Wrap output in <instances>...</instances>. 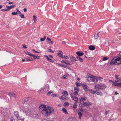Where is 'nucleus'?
I'll list each match as a JSON object with an SVG mask.
<instances>
[{
    "instance_id": "nucleus-1",
    "label": "nucleus",
    "mask_w": 121,
    "mask_h": 121,
    "mask_svg": "<svg viewBox=\"0 0 121 121\" xmlns=\"http://www.w3.org/2000/svg\"><path fill=\"white\" fill-rule=\"evenodd\" d=\"M45 105H42L40 106V108H42L43 112L48 116V115H49L51 113L53 112L54 110V109L52 107H50L49 106Z\"/></svg>"
},
{
    "instance_id": "nucleus-2",
    "label": "nucleus",
    "mask_w": 121,
    "mask_h": 121,
    "mask_svg": "<svg viewBox=\"0 0 121 121\" xmlns=\"http://www.w3.org/2000/svg\"><path fill=\"white\" fill-rule=\"evenodd\" d=\"M89 75L90 76H88L86 77V78L87 80L89 82H98V80L103 79V78L101 77H95L90 74H89Z\"/></svg>"
},
{
    "instance_id": "nucleus-3",
    "label": "nucleus",
    "mask_w": 121,
    "mask_h": 121,
    "mask_svg": "<svg viewBox=\"0 0 121 121\" xmlns=\"http://www.w3.org/2000/svg\"><path fill=\"white\" fill-rule=\"evenodd\" d=\"M121 64V58L118 56H114L110 63L111 65H119Z\"/></svg>"
},
{
    "instance_id": "nucleus-4",
    "label": "nucleus",
    "mask_w": 121,
    "mask_h": 121,
    "mask_svg": "<svg viewBox=\"0 0 121 121\" xmlns=\"http://www.w3.org/2000/svg\"><path fill=\"white\" fill-rule=\"evenodd\" d=\"M41 90L38 91V92L39 93L41 92L42 93H45L49 90V88L45 86L43 89H42L41 88Z\"/></svg>"
},
{
    "instance_id": "nucleus-5",
    "label": "nucleus",
    "mask_w": 121,
    "mask_h": 121,
    "mask_svg": "<svg viewBox=\"0 0 121 121\" xmlns=\"http://www.w3.org/2000/svg\"><path fill=\"white\" fill-rule=\"evenodd\" d=\"M23 111L28 116H29L32 115L31 112L30 111L29 109L28 108H25L23 110Z\"/></svg>"
},
{
    "instance_id": "nucleus-6",
    "label": "nucleus",
    "mask_w": 121,
    "mask_h": 121,
    "mask_svg": "<svg viewBox=\"0 0 121 121\" xmlns=\"http://www.w3.org/2000/svg\"><path fill=\"white\" fill-rule=\"evenodd\" d=\"M14 115L18 120H21L22 121L24 120V119L23 118H22L21 119H20V117L19 115V112L17 111H14L13 112Z\"/></svg>"
},
{
    "instance_id": "nucleus-7",
    "label": "nucleus",
    "mask_w": 121,
    "mask_h": 121,
    "mask_svg": "<svg viewBox=\"0 0 121 121\" xmlns=\"http://www.w3.org/2000/svg\"><path fill=\"white\" fill-rule=\"evenodd\" d=\"M32 99L31 98L26 97L24 98V101L25 102L28 104H29L32 101Z\"/></svg>"
},
{
    "instance_id": "nucleus-8",
    "label": "nucleus",
    "mask_w": 121,
    "mask_h": 121,
    "mask_svg": "<svg viewBox=\"0 0 121 121\" xmlns=\"http://www.w3.org/2000/svg\"><path fill=\"white\" fill-rule=\"evenodd\" d=\"M76 54L78 55L77 56H83L84 54V53L82 52L78 51L76 52Z\"/></svg>"
},
{
    "instance_id": "nucleus-9",
    "label": "nucleus",
    "mask_w": 121,
    "mask_h": 121,
    "mask_svg": "<svg viewBox=\"0 0 121 121\" xmlns=\"http://www.w3.org/2000/svg\"><path fill=\"white\" fill-rule=\"evenodd\" d=\"M112 85L114 86H117L118 87H121V83H113L112 84Z\"/></svg>"
},
{
    "instance_id": "nucleus-10",
    "label": "nucleus",
    "mask_w": 121,
    "mask_h": 121,
    "mask_svg": "<svg viewBox=\"0 0 121 121\" xmlns=\"http://www.w3.org/2000/svg\"><path fill=\"white\" fill-rule=\"evenodd\" d=\"M9 95L10 98L13 97L14 98H16L17 96L16 95L13 93H9Z\"/></svg>"
},
{
    "instance_id": "nucleus-11",
    "label": "nucleus",
    "mask_w": 121,
    "mask_h": 121,
    "mask_svg": "<svg viewBox=\"0 0 121 121\" xmlns=\"http://www.w3.org/2000/svg\"><path fill=\"white\" fill-rule=\"evenodd\" d=\"M70 96L71 97V98L72 100H74L75 101H78V98L77 97H76L73 96L71 94H70Z\"/></svg>"
},
{
    "instance_id": "nucleus-12",
    "label": "nucleus",
    "mask_w": 121,
    "mask_h": 121,
    "mask_svg": "<svg viewBox=\"0 0 121 121\" xmlns=\"http://www.w3.org/2000/svg\"><path fill=\"white\" fill-rule=\"evenodd\" d=\"M96 91V94H97V95H100L101 96H102L103 95V93L101 91L99 90H98L97 91Z\"/></svg>"
},
{
    "instance_id": "nucleus-13",
    "label": "nucleus",
    "mask_w": 121,
    "mask_h": 121,
    "mask_svg": "<svg viewBox=\"0 0 121 121\" xmlns=\"http://www.w3.org/2000/svg\"><path fill=\"white\" fill-rule=\"evenodd\" d=\"M65 64L67 65H72L73 63L72 61H70L68 60H66V62L65 63Z\"/></svg>"
},
{
    "instance_id": "nucleus-14",
    "label": "nucleus",
    "mask_w": 121,
    "mask_h": 121,
    "mask_svg": "<svg viewBox=\"0 0 121 121\" xmlns=\"http://www.w3.org/2000/svg\"><path fill=\"white\" fill-rule=\"evenodd\" d=\"M44 56L47 58V60H49V62H54V61H53L52 59L50 58L48 56L46 55H45Z\"/></svg>"
},
{
    "instance_id": "nucleus-15",
    "label": "nucleus",
    "mask_w": 121,
    "mask_h": 121,
    "mask_svg": "<svg viewBox=\"0 0 121 121\" xmlns=\"http://www.w3.org/2000/svg\"><path fill=\"white\" fill-rule=\"evenodd\" d=\"M100 89L104 90L106 87V86L104 84L100 85Z\"/></svg>"
},
{
    "instance_id": "nucleus-16",
    "label": "nucleus",
    "mask_w": 121,
    "mask_h": 121,
    "mask_svg": "<svg viewBox=\"0 0 121 121\" xmlns=\"http://www.w3.org/2000/svg\"><path fill=\"white\" fill-rule=\"evenodd\" d=\"M79 105L81 107L86 106V102L82 103L79 104Z\"/></svg>"
},
{
    "instance_id": "nucleus-17",
    "label": "nucleus",
    "mask_w": 121,
    "mask_h": 121,
    "mask_svg": "<svg viewBox=\"0 0 121 121\" xmlns=\"http://www.w3.org/2000/svg\"><path fill=\"white\" fill-rule=\"evenodd\" d=\"M95 89H100V85H95Z\"/></svg>"
},
{
    "instance_id": "nucleus-18",
    "label": "nucleus",
    "mask_w": 121,
    "mask_h": 121,
    "mask_svg": "<svg viewBox=\"0 0 121 121\" xmlns=\"http://www.w3.org/2000/svg\"><path fill=\"white\" fill-rule=\"evenodd\" d=\"M89 48L91 50L93 51L95 49V47L93 45H90L89 46Z\"/></svg>"
},
{
    "instance_id": "nucleus-19",
    "label": "nucleus",
    "mask_w": 121,
    "mask_h": 121,
    "mask_svg": "<svg viewBox=\"0 0 121 121\" xmlns=\"http://www.w3.org/2000/svg\"><path fill=\"white\" fill-rule=\"evenodd\" d=\"M76 58L78 59L80 62H83V59L81 58L80 56H76Z\"/></svg>"
},
{
    "instance_id": "nucleus-20",
    "label": "nucleus",
    "mask_w": 121,
    "mask_h": 121,
    "mask_svg": "<svg viewBox=\"0 0 121 121\" xmlns=\"http://www.w3.org/2000/svg\"><path fill=\"white\" fill-rule=\"evenodd\" d=\"M67 98H68L64 95H63L61 96L60 99L63 100H67Z\"/></svg>"
},
{
    "instance_id": "nucleus-21",
    "label": "nucleus",
    "mask_w": 121,
    "mask_h": 121,
    "mask_svg": "<svg viewBox=\"0 0 121 121\" xmlns=\"http://www.w3.org/2000/svg\"><path fill=\"white\" fill-rule=\"evenodd\" d=\"M57 55L61 57H63V52L61 51H59L57 53Z\"/></svg>"
},
{
    "instance_id": "nucleus-22",
    "label": "nucleus",
    "mask_w": 121,
    "mask_h": 121,
    "mask_svg": "<svg viewBox=\"0 0 121 121\" xmlns=\"http://www.w3.org/2000/svg\"><path fill=\"white\" fill-rule=\"evenodd\" d=\"M15 5H11L10 6H6V8H7V9H8L9 10L10 9H12L14 7H15Z\"/></svg>"
},
{
    "instance_id": "nucleus-23",
    "label": "nucleus",
    "mask_w": 121,
    "mask_h": 121,
    "mask_svg": "<svg viewBox=\"0 0 121 121\" xmlns=\"http://www.w3.org/2000/svg\"><path fill=\"white\" fill-rule=\"evenodd\" d=\"M78 113L79 115V118L80 119H81L82 115V113L81 112L79 111L78 112Z\"/></svg>"
},
{
    "instance_id": "nucleus-24",
    "label": "nucleus",
    "mask_w": 121,
    "mask_h": 121,
    "mask_svg": "<svg viewBox=\"0 0 121 121\" xmlns=\"http://www.w3.org/2000/svg\"><path fill=\"white\" fill-rule=\"evenodd\" d=\"M99 32L97 34H95L94 36V38L95 39H98L99 37Z\"/></svg>"
},
{
    "instance_id": "nucleus-25",
    "label": "nucleus",
    "mask_w": 121,
    "mask_h": 121,
    "mask_svg": "<svg viewBox=\"0 0 121 121\" xmlns=\"http://www.w3.org/2000/svg\"><path fill=\"white\" fill-rule=\"evenodd\" d=\"M70 58L71 61H74V60H75V59H76L75 58V57H73L72 55L70 56Z\"/></svg>"
},
{
    "instance_id": "nucleus-26",
    "label": "nucleus",
    "mask_w": 121,
    "mask_h": 121,
    "mask_svg": "<svg viewBox=\"0 0 121 121\" xmlns=\"http://www.w3.org/2000/svg\"><path fill=\"white\" fill-rule=\"evenodd\" d=\"M62 94H64L66 96H67L68 95V93L66 91H63V92L62 93Z\"/></svg>"
},
{
    "instance_id": "nucleus-27",
    "label": "nucleus",
    "mask_w": 121,
    "mask_h": 121,
    "mask_svg": "<svg viewBox=\"0 0 121 121\" xmlns=\"http://www.w3.org/2000/svg\"><path fill=\"white\" fill-rule=\"evenodd\" d=\"M83 89L85 91H88V90H87V89L88 86L87 85H86L85 86H84L82 87Z\"/></svg>"
},
{
    "instance_id": "nucleus-28",
    "label": "nucleus",
    "mask_w": 121,
    "mask_h": 121,
    "mask_svg": "<svg viewBox=\"0 0 121 121\" xmlns=\"http://www.w3.org/2000/svg\"><path fill=\"white\" fill-rule=\"evenodd\" d=\"M86 97H85V98H81L80 99V101L81 102H82L83 101H85L86 99Z\"/></svg>"
},
{
    "instance_id": "nucleus-29",
    "label": "nucleus",
    "mask_w": 121,
    "mask_h": 121,
    "mask_svg": "<svg viewBox=\"0 0 121 121\" xmlns=\"http://www.w3.org/2000/svg\"><path fill=\"white\" fill-rule=\"evenodd\" d=\"M25 52L26 54L29 55L31 56H33V54H32L30 52H29L26 51Z\"/></svg>"
},
{
    "instance_id": "nucleus-30",
    "label": "nucleus",
    "mask_w": 121,
    "mask_h": 121,
    "mask_svg": "<svg viewBox=\"0 0 121 121\" xmlns=\"http://www.w3.org/2000/svg\"><path fill=\"white\" fill-rule=\"evenodd\" d=\"M33 20L34 21V22L36 23V16L35 15H33Z\"/></svg>"
},
{
    "instance_id": "nucleus-31",
    "label": "nucleus",
    "mask_w": 121,
    "mask_h": 121,
    "mask_svg": "<svg viewBox=\"0 0 121 121\" xmlns=\"http://www.w3.org/2000/svg\"><path fill=\"white\" fill-rule=\"evenodd\" d=\"M62 111L65 114H68L67 110L65 108H63L62 109Z\"/></svg>"
},
{
    "instance_id": "nucleus-32",
    "label": "nucleus",
    "mask_w": 121,
    "mask_h": 121,
    "mask_svg": "<svg viewBox=\"0 0 121 121\" xmlns=\"http://www.w3.org/2000/svg\"><path fill=\"white\" fill-rule=\"evenodd\" d=\"M86 102V106H90L92 104V103L91 102Z\"/></svg>"
},
{
    "instance_id": "nucleus-33",
    "label": "nucleus",
    "mask_w": 121,
    "mask_h": 121,
    "mask_svg": "<svg viewBox=\"0 0 121 121\" xmlns=\"http://www.w3.org/2000/svg\"><path fill=\"white\" fill-rule=\"evenodd\" d=\"M75 84L77 87H79L80 86V83L78 82H76Z\"/></svg>"
},
{
    "instance_id": "nucleus-34",
    "label": "nucleus",
    "mask_w": 121,
    "mask_h": 121,
    "mask_svg": "<svg viewBox=\"0 0 121 121\" xmlns=\"http://www.w3.org/2000/svg\"><path fill=\"white\" fill-rule=\"evenodd\" d=\"M91 93L93 94H95L96 93V91L95 90L91 89Z\"/></svg>"
},
{
    "instance_id": "nucleus-35",
    "label": "nucleus",
    "mask_w": 121,
    "mask_h": 121,
    "mask_svg": "<svg viewBox=\"0 0 121 121\" xmlns=\"http://www.w3.org/2000/svg\"><path fill=\"white\" fill-rule=\"evenodd\" d=\"M27 60V61H29V60H30V59H28V58H26V57H25L24 59H23L22 60V61L24 62L25 60Z\"/></svg>"
},
{
    "instance_id": "nucleus-36",
    "label": "nucleus",
    "mask_w": 121,
    "mask_h": 121,
    "mask_svg": "<svg viewBox=\"0 0 121 121\" xmlns=\"http://www.w3.org/2000/svg\"><path fill=\"white\" fill-rule=\"evenodd\" d=\"M63 57H62V58H64L65 59H67L69 58V57L67 56L64 55L63 56Z\"/></svg>"
},
{
    "instance_id": "nucleus-37",
    "label": "nucleus",
    "mask_w": 121,
    "mask_h": 121,
    "mask_svg": "<svg viewBox=\"0 0 121 121\" xmlns=\"http://www.w3.org/2000/svg\"><path fill=\"white\" fill-rule=\"evenodd\" d=\"M58 65H59L60 66H61V67H63L64 68H65L66 67V66H65V65H61L60 64V63H57V64Z\"/></svg>"
},
{
    "instance_id": "nucleus-38",
    "label": "nucleus",
    "mask_w": 121,
    "mask_h": 121,
    "mask_svg": "<svg viewBox=\"0 0 121 121\" xmlns=\"http://www.w3.org/2000/svg\"><path fill=\"white\" fill-rule=\"evenodd\" d=\"M108 59L109 58L107 57H105L103 58V61H105L107 60H108Z\"/></svg>"
},
{
    "instance_id": "nucleus-39",
    "label": "nucleus",
    "mask_w": 121,
    "mask_h": 121,
    "mask_svg": "<svg viewBox=\"0 0 121 121\" xmlns=\"http://www.w3.org/2000/svg\"><path fill=\"white\" fill-rule=\"evenodd\" d=\"M17 14V12H13L12 13V14L13 15H16Z\"/></svg>"
},
{
    "instance_id": "nucleus-40",
    "label": "nucleus",
    "mask_w": 121,
    "mask_h": 121,
    "mask_svg": "<svg viewBox=\"0 0 121 121\" xmlns=\"http://www.w3.org/2000/svg\"><path fill=\"white\" fill-rule=\"evenodd\" d=\"M77 104H74L73 105V108L75 109L77 108Z\"/></svg>"
},
{
    "instance_id": "nucleus-41",
    "label": "nucleus",
    "mask_w": 121,
    "mask_h": 121,
    "mask_svg": "<svg viewBox=\"0 0 121 121\" xmlns=\"http://www.w3.org/2000/svg\"><path fill=\"white\" fill-rule=\"evenodd\" d=\"M46 40L47 42H50L51 41V39L49 37H48L46 39Z\"/></svg>"
},
{
    "instance_id": "nucleus-42",
    "label": "nucleus",
    "mask_w": 121,
    "mask_h": 121,
    "mask_svg": "<svg viewBox=\"0 0 121 121\" xmlns=\"http://www.w3.org/2000/svg\"><path fill=\"white\" fill-rule=\"evenodd\" d=\"M32 56L33 57V58L34 59H37L36 57V55L35 54H33L32 55Z\"/></svg>"
},
{
    "instance_id": "nucleus-43",
    "label": "nucleus",
    "mask_w": 121,
    "mask_h": 121,
    "mask_svg": "<svg viewBox=\"0 0 121 121\" xmlns=\"http://www.w3.org/2000/svg\"><path fill=\"white\" fill-rule=\"evenodd\" d=\"M74 91L75 92L73 93L74 95H77L78 94V91Z\"/></svg>"
},
{
    "instance_id": "nucleus-44",
    "label": "nucleus",
    "mask_w": 121,
    "mask_h": 121,
    "mask_svg": "<svg viewBox=\"0 0 121 121\" xmlns=\"http://www.w3.org/2000/svg\"><path fill=\"white\" fill-rule=\"evenodd\" d=\"M69 103L67 102H65L64 104V105L65 106H66L67 105H69Z\"/></svg>"
},
{
    "instance_id": "nucleus-45",
    "label": "nucleus",
    "mask_w": 121,
    "mask_h": 121,
    "mask_svg": "<svg viewBox=\"0 0 121 121\" xmlns=\"http://www.w3.org/2000/svg\"><path fill=\"white\" fill-rule=\"evenodd\" d=\"M20 16L22 18H25L24 16V15L22 14H21Z\"/></svg>"
},
{
    "instance_id": "nucleus-46",
    "label": "nucleus",
    "mask_w": 121,
    "mask_h": 121,
    "mask_svg": "<svg viewBox=\"0 0 121 121\" xmlns=\"http://www.w3.org/2000/svg\"><path fill=\"white\" fill-rule=\"evenodd\" d=\"M48 51L50 52L54 53V51L51 49H48Z\"/></svg>"
},
{
    "instance_id": "nucleus-47",
    "label": "nucleus",
    "mask_w": 121,
    "mask_h": 121,
    "mask_svg": "<svg viewBox=\"0 0 121 121\" xmlns=\"http://www.w3.org/2000/svg\"><path fill=\"white\" fill-rule=\"evenodd\" d=\"M86 85H87L85 82H83V83L82 84V87L84 86H85Z\"/></svg>"
},
{
    "instance_id": "nucleus-48",
    "label": "nucleus",
    "mask_w": 121,
    "mask_h": 121,
    "mask_svg": "<svg viewBox=\"0 0 121 121\" xmlns=\"http://www.w3.org/2000/svg\"><path fill=\"white\" fill-rule=\"evenodd\" d=\"M74 91H79V89H78L77 87H75L74 88Z\"/></svg>"
},
{
    "instance_id": "nucleus-49",
    "label": "nucleus",
    "mask_w": 121,
    "mask_h": 121,
    "mask_svg": "<svg viewBox=\"0 0 121 121\" xmlns=\"http://www.w3.org/2000/svg\"><path fill=\"white\" fill-rule=\"evenodd\" d=\"M51 93H52V92L50 91H49V92H48V93H47V95H48V96H49L50 95V94Z\"/></svg>"
},
{
    "instance_id": "nucleus-50",
    "label": "nucleus",
    "mask_w": 121,
    "mask_h": 121,
    "mask_svg": "<svg viewBox=\"0 0 121 121\" xmlns=\"http://www.w3.org/2000/svg\"><path fill=\"white\" fill-rule=\"evenodd\" d=\"M22 47L23 48H25L26 49L27 48V47H26V45L25 44H23L22 45Z\"/></svg>"
},
{
    "instance_id": "nucleus-51",
    "label": "nucleus",
    "mask_w": 121,
    "mask_h": 121,
    "mask_svg": "<svg viewBox=\"0 0 121 121\" xmlns=\"http://www.w3.org/2000/svg\"><path fill=\"white\" fill-rule=\"evenodd\" d=\"M14 120H15L14 119L13 117H12L10 118V121H14Z\"/></svg>"
},
{
    "instance_id": "nucleus-52",
    "label": "nucleus",
    "mask_w": 121,
    "mask_h": 121,
    "mask_svg": "<svg viewBox=\"0 0 121 121\" xmlns=\"http://www.w3.org/2000/svg\"><path fill=\"white\" fill-rule=\"evenodd\" d=\"M51 96L53 97H56V94H53V95H51Z\"/></svg>"
},
{
    "instance_id": "nucleus-53",
    "label": "nucleus",
    "mask_w": 121,
    "mask_h": 121,
    "mask_svg": "<svg viewBox=\"0 0 121 121\" xmlns=\"http://www.w3.org/2000/svg\"><path fill=\"white\" fill-rule=\"evenodd\" d=\"M79 110L80 111V112H84V110H83L82 108H79Z\"/></svg>"
},
{
    "instance_id": "nucleus-54",
    "label": "nucleus",
    "mask_w": 121,
    "mask_h": 121,
    "mask_svg": "<svg viewBox=\"0 0 121 121\" xmlns=\"http://www.w3.org/2000/svg\"><path fill=\"white\" fill-rule=\"evenodd\" d=\"M16 10H17V11L18 12V13H17L18 14H21V13L20 11H19V10H18V9H16Z\"/></svg>"
},
{
    "instance_id": "nucleus-55",
    "label": "nucleus",
    "mask_w": 121,
    "mask_h": 121,
    "mask_svg": "<svg viewBox=\"0 0 121 121\" xmlns=\"http://www.w3.org/2000/svg\"><path fill=\"white\" fill-rule=\"evenodd\" d=\"M109 111L108 110H107V111L106 112H105V114L106 115H108V112H109Z\"/></svg>"
},
{
    "instance_id": "nucleus-56",
    "label": "nucleus",
    "mask_w": 121,
    "mask_h": 121,
    "mask_svg": "<svg viewBox=\"0 0 121 121\" xmlns=\"http://www.w3.org/2000/svg\"><path fill=\"white\" fill-rule=\"evenodd\" d=\"M120 81H121V78H119V79H118L117 81H116L115 82H116Z\"/></svg>"
},
{
    "instance_id": "nucleus-57",
    "label": "nucleus",
    "mask_w": 121,
    "mask_h": 121,
    "mask_svg": "<svg viewBox=\"0 0 121 121\" xmlns=\"http://www.w3.org/2000/svg\"><path fill=\"white\" fill-rule=\"evenodd\" d=\"M23 10H24V12H26V11H27V9H26V8H24V9H23Z\"/></svg>"
},
{
    "instance_id": "nucleus-58",
    "label": "nucleus",
    "mask_w": 121,
    "mask_h": 121,
    "mask_svg": "<svg viewBox=\"0 0 121 121\" xmlns=\"http://www.w3.org/2000/svg\"><path fill=\"white\" fill-rule=\"evenodd\" d=\"M115 32L116 33V35L118 33V30H116L115 31Z\"/></svg>"
},
{
    "instance_id": "nucleus-59",
    "label": "nucleus",
    "mask_w": 121,
    "mask_h": 121,
    "mask_svg": "<svg viewBox=\"0 0 121 121\" xmlns=\"http://www.w3.org/2000/svg\"><path fill=\"white\" fill-rule=\"evenodd\" d=\"M36 57H37V59H39L40 58V56H38L36 55Z\"/></svg>"
},
{
    "instance_id": "nucleus-60",
    "label": "nucleus",
    "mask_w": 121,
    "mask_h": 121,
    "mask_svg": "<svg viewBox=\"0 0 121 121\" xmlns=\"http://www.w3.org/2000/svg\"><path fill=\"white\" fill-rule=\"evenodd\" d=\"M67 77V76H66V75H64L63 76V78L65 79H67V78H66V77Z\"/></svg>"
},
{
    "instance_id": "nucleus-61",
    "label": "nucleus",
    "mask_w": 121,
    "mask_h": 121,
    "mask_svg": "<svg viewBox=\"0 0 121 121\" xmlns=\"http://www.w3.org/2000/svg\"><path fill=\"white\" fill-rule=\"evenodd\" d=\"M28 59H30V60H29V61H31L32 60V58L31 57H29L28 58Z\"/></svg>"
},
{
    "instance_id": "nucleus-62",
    "label": "nucleus",
    "mask_w": 121,
    "mask_h": 121,
    "mask_svg": "<svg viewBox=\"0 0 121 121\" xmlns=\"http://www.w3.org/2000/svg\"><path fill=\"white\" fill-rule=\"evenodd\" d=\"M40 40L41 41H44V40L43 38H41L40 39Z\"/></svg>"
},
{
    "instance_id": "nucleus-63",
    "label": "nucleus",
    "mask_w": 121,
    "mask_h": 121,
    "mask_svg": "<svg viewBox=\"0 0 121 121\" xmlns=\"http://www.w3.org/2000/svg\"><path fill=\"white\" fill-rule=\"evenodd\" d=\"M13 2H11L10 1L9 2V4H13Z\"/></svg>"
},
{
    "instance_id": "nucleus-64",
    "label": "nucleus",
    "mask_w": 121,
    "mask_h": 121,
    "mask_svg": "<svg viewBox=\"0 0 121 121\" xmlns=\"http://www.w3.org/2000/svg\"><path fill=\"white\" fill-rule=\"evenodd\" d=\"M66 62V61H64V60H62L61 61V62L62 63H65V62Z\"/></svg>"
}]
</instances>
